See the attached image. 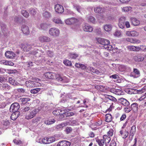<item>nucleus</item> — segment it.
<instances>
[{"label": "nucleus", "mask_w": 146, "mask_h": 146, "mask_svg": "<svg viewBox=\"0 0 146 146\" xmlns=\"http://www.w3.org/2000/svg\"><path fill=\"white\" fill-rule=\"evenodd\" d=\"M21 30L23 33L25 34L28 35L30 33L29 27L27 25H23L21 27Z\"/></svg>", "instance_id": "2eb2a0df"}, {"label": "nucleus", "mask_w": 146, "mask_h": 146, "mask_svg": "<svg viewBox=\"0 0 146 146\" xmlns=\"http://www.w3.org/2000/svg\"><path fill=\"white\" fill-rule=\"evenodd\" d=\"M131 107H126L124 108L125 111L126 113H129L131 110Z\"/></svg>", "instance_id": "69168bd1"}, {"label": "nucleus", "mask_w": 146, "mask_h": 146, "mask_svg": "<svg viewBox=\"0 0 146 146\" xmlns=\"http://www.w3.org/2000/svg\"><path fill=\"white\" fill-rule=\"evenodd\" d=\"M96 141L98 143L100 146H103L104 145V142L103 140L101 139H97L96 140Z\"/></svg>", "instance_id": "6e6d98bb"}, {"label": "nucleus", "mask_w": 146, "mask_h": 146, "mask_svg": "<svg viewBox=\"0 0 146 146\" xmlns=\"http://www.w3.org/2000/svg\"><path fill=\"white\" fill-rule=\"evenodd\" d=\"M83 29L84 31L86 32H91L93 30L92 27L86 23L84 24L82 26Z\"/></svg>", "instance_id": "9d476101"}, {"label": "nucleus", "mask_w": 146, "mask_h": 146, "mask_svg": "<svg viewBox=\"0 0 146 146\" xmlns=\"http://www.w3.org/2000/svg\"><path fill=\"white\" fill-rule=\"evenodd\" d=\"M126 20L125 18L124 17H120L119 20V22H122L124 23L125 21Z\"/></svg>", "instance_id": "0e129e2a"}, {"label": "nucleus", "mask_w": 146, "mask_h": 146, "mask_svg": "<svg viewBox=\"0 0 146 146\" xmlns=\"http://www.w3.org/2000/svg\"><path fill=\"white\" fill-rule=\"evenodd\" d=\"M45 76L49 79H56L59 82H63L64 78L60 75L54 72H48L44 74Z\"/></svg>", "instance_id": "f03ea898"}, {"label": "nucleus", "mask_w": 146, "mask_h": 146, "mask_svg": "<svg viewBox=\"0 0 146 146\" xmlns=\"http://www.w3.org/2000/svg\"><path fill=\"white\" fill-rule=\"evenodd\" d=\"M55 121V120L54 119H53L50 120H46L45 121L44 123L45 124L47 125H50L53 123Z\"/></svg>", "instance_id": "37998d69"}, {"label": "nucleus", "mask_w": 146, "mask_h": 146, "mask_svg": "<svg viewBox=\"0 0 146 146\" xmlns=\"http://www.w3.org/2000/svg\"><path fill=\"white\" fill-rule=\"evenodd\" d=\"M146 89V87L144 86L143 88H142L141 89L138 90L137 93L139 94H141L145 91Z\"/></svg>", "instance_id": "680f3d73"}, {"label": "nucleus", "mask_w": 146, "mask_h": 146, "mask_svg": "<svg viewBox=\"0 0 146 146\" xmlns=\"http://www.w3.org/2000/svg\"><path fill=\"white\" fill-rule=\"evenodd\" d=\"M105 116V121L106 122H109L111 121L112 119V117L110 114H107Z\"/></svg>", "instance_id": "c9c22d12"}, {"label": "nucleus", "mask_w": 146, "mask_h": 146, "mask_svg": "<svg viewBox=\"0 0 146 146\" xmlns=\"http://www.w3.org/2000/svg\"><path fill=\"white\" fill-rule=\"evenodd\" d=\"M38 40L41 42H48L51 40L50 38L44 35L41 36L39 37Z\"/></svg>", "instance_id": "1a4fd4ad"}, {"label": "nucleus", "mask_w": 146, "mask_h": 146, "mask_svg": "<svg viewBox=\"0 0 146 146\" xmlns=\"http://www.w3.org/2000/svg\"><path fill=\"white\" fill-rule=\"evenodd\" d=\"M3 87L4 90H5L9 89L10 86L7 84H5L3 85Z\"/></svg>", "instance_id": "e2e57ef3"}, {"label": "nucleus", "mask_w": 146, "mask_h": 146, "mask_svg": "<svg viewBox=\"0 0 146 146\" xmlns=\"http://www.w3.org/2000/svg\"><path fill=\"white\" fill-rule=\"evenodd\" d=\"M112 27V25L110 24H106L104 26V30L107 32L111 31Z\"/></svg>", "instance_id": "a878e982"}, {"label": "nucleus", "mask_w": 146, "mask_h": 146, "mask_svg": "<svg viewBox=\"0 0 146 146\" xmlns=\"http://www.w3.org/2000/svg\"><path fill=\"white\" fill-rule=\"evenodd\" d=\"M13 141L15 143L18 145H20L21 143V141L20 140H17L15 139L13 140Z\"/></svg>", "instance_id": "774afa93"}, {"label": "nucleus", "mask_w": 146, "mask_h": 146, "mask_svg": "<svg viewBox=\"0 0 146 146\" xmlns=\"http://www.w3.org/2000/svg\"><path fill=\"white\" fill-rule=\"evenodd\" d=\"M83 20L82 18H76L74 17H72L65 20V21L66 24L70 25L80 23L82 22Z\"/></svg>", "instance_id": "7ed1b4c3"}, {"label": "nucleus", "mask_w": 146, "mask_h": 146, "mask_svg": "<svg viewBox=\"0 0 146 146\" xmlns=\"http://www.w3.org/2000/svg\"><path fill=\"white\" fill-rule=\"evenodd\" d=\"M103 141L105 143H108L111 140V138L107 135H104L103 136Z\"/></svg>", "instance_id": "72a5a7b5"}, {"label": "nucleus", "mask_w": 146, "mask_h": 146, "mask_svg": "<svg viewBox=\"0 0 146 146\" xmlns=\"http://www.w3.org/2000/svg\"><path fill=\"white\" fill-rule=\"evenodd\" d=\"M39 29L46 30L48 28V25L46 23H42L38 26Z\"/></svg>", "instance_id": "c756f323"}, {"label": "nucleus", "mask_w": 146, "mask_h": 146, "mask_svg": "<svg viewBox=\"0 0 146 146\" xmlns=\"http://www.w3.org/2000/svg\"><path fill=\"white\" fill-rule=\"evenodd\" d=\"M78 123L76 120H73L72 121H70V122H69L68 125L71 126H75L78 125Z\"/></svg>", "instance_id": "603ef678"}, {"label": "nucleus", "mask_w": 146, "mask_h": 146, "mask_svg": "<svg viewBox=\"0 0 146 146\" xmlns=\"http://www.w3.org/2000/svg\"><path fill=\"white\" fill-rule=\"evenodd\" d=\"M127 47L130 50L133 51H138L140 49V48L139 47L133 46H129Z\"/></svg>", "instance_id": "bb28decb"}, {"label": "nucleus", "mask_w": 146, "mask_h": 146, "mask_svg": "<svg viewBox=\"0 0 146 146\" xmlns=\"http://www.w3.org/2000/svg\"><path fill=\"white\" fill-rule=\"evenodd\" d=\"M20 107L19 104L17 102L14 103L11 105L9 109L10 111L11 112H19L18 110Z\"/></svg>", "instance_id": "423d86ee"}, {"label": "nucleus", "mask_w": 146, "mask_h": 146, "mask_svg": "<svg viewBox=\"0 0 146 146\" xmlns=\"http://www.w3.org/2000/svg\"><path fill=\"white\" fill-rule=\"evenodd\" d=\"M126 35L129 36H137L139 35V33L135 31H127L126 32Z\"/></svg>", "instance_id": "9b49d317"}, {"label": "nucleus", "mask_w": 146, "mask_h": 146, "mask_svg": "<svg viewBox=\"0 0 146 146\" xmlns=\"http://www.w3.org/2000/svg\"><path fill=\"white\" fill-rule=\"evenodd\" d=\"M30 99L28 98H23L20 99V100L23 103H25L27 102L30 101Z\"/></svg>", "instance_id": "09e8293b"}, {"label": "nucleus", "mask_w": 146, "mask_h": 146, "mask_svg": "<svg viewBox=\"0 0 146 146\" xmlns=\"http://www.w3.org/2000/svg\"><path fill=\"white\" fill-rule=\"evenodd\" d=\"M49 34L52 36L56 37L59 36L60 31L57 28H52L49 29Z\"/></svg>", "instance_id": "39448f33"}, {"label": "nucleus", "mask_w": 146, "mask_h": 146, "mask_svg": "<svg viewBox=\"0 0 146 146\" xmlns=\"http://www.w3.org/2000/svg\"><path fill=\"white\" fill-rule=\"evenodd\" d=\"M123 94V92L122 91L119 89H117L115 94L117 95H122Z\"/></svg>", "instance_id": "5fc2aeb1"}, {"label": "nucleus", "mask_w": 146, "mask_h": 146, "mask_svg": "<svg viewBox=\"0 0 146 146\" xmlns=\"http://www.w3.org/2000/svg\"><path fill=\"white\" fill-rule=\"evenodd\" d=\"M5 56L7 58L13 59L15 56V54L13 52L11 51H6L5 54Z\"/></svg>", "instance_id": "4468645a"}, {"label": "nucleus", "mask_w": 146, "mask_h": 146, "mask_svg": "<svg viewBox=\"0 0 146 146\" xmlns=\"http://www.w3.org/2000/svg\"><path fill=\"white\" fill-rule=\"evenodd\" d=\"M87 19L88 22H91L93 23H96V20L95 18L92 16H87Z\"/></svg>", "instance_id": "7c9ffc66"}, {"label": "nucleus", "mask_w": 146, "mask_h": 146, "mask_svg": "<svg viewBox=\"0 0 146 146\" xmlns=\"http://www.w3.org/2000/svg\"><path fill=\"white\" fill-rule=\"evenodd\" d=\"M41 90V88H37L31 89L30 90V92L32 94H35L39 92Z\"/></svg>", "instance_id": "4c0bfd02"}, {"label": "nucleus", "mask_w": 146, "mask_h": 146, "mask_svg": "<svg viewBox=\"0 0 146 146\" xmlns=\"http://www.w3.org/2000/svg\"><path fill=\"white\" fill-rule=\"evenodd\" d=\"M131 9L130 7H123L122 9V11L123 12H128Z\"/></svg>", "instance_id": "864d4df0"}, {"label": "nucleus", "mask_w": 146, "mask_h": 146, "mask_svg": "<svg viewBox=\"0 0 146 146\" xmlns=\"http://www.w3.org/2000/svg\"><path fill=\"white\" fill-rule=\"evenodd\" d=\"M103 44L104 48L109 50H111L113 49L112 46L110 45V41L106 39H105Z\"/></svg>", "instance_id": "0eeeda50"}, {"label": "nucleus", "mask_w": 146, "mask_h": 146, "mask_svg": "<svg viewBox=\"0 0 146 146\" xmlns=\"http://www.w3.org/2000/svg\"><path fill=\"white\" fill-rule=\"evenodd\" d=\"M74 8L76 9L77 11L79 13H82L83 12L84 9L81 6L77 5H73Z\"/></svg>", "instance_id": "412c9836"}, {"label": "nucleus", "mask_w": 146, "mask_h": 146, "mask_svg": "<svg viewBox=\"0 0 146 146\" xmlns=\"http://www.w3.org/2000/svg\"><path fill=\"white\" fill-rule=\"evenodd\" d=\"M113 131L112 129H110L109 131L107 133V136L108 137H110L112 136L113 135Z\"/></svg>", "instance_id": "13d9d810"}, {"label": "nucleus", "mask_w": 146, "mask_h": 146, "mask_svg": "<svg viewBox=\"0 0 146 146\" xmlns=\"http://www.w3.org/2000/svg\"><path fill=\"white\" fill-rule=\"evenodd\" d=\"M70 56L72 58L75 59L78 56V55L76 54L70 53Z\"/></svg>", "instance_id": "052dcab7"}, {"label": "nucleus", "mask_w": 146, "mask_h": 146, "mask_svg": "<svg viewBox=\"0 0 146 146\" xmlns=\"http://www.w3.org/2000/svg\"><path fill=\"white\" fill-rule=\"evenodd\" d=\"M63 98V101L62 102H64L65 101L68 100L69 98H70L71 96L69 94H65V95H63L62 96Z\"/></svg>", "instance_id": "e433bc0d"}, {"label": "nucleus", "mask_w": 146, "mask_h": 146, "mask_svg": "<svg viewBox=\"0 0 146 146\" xmlns=\"http://www.w3.org/2000/svg\"><path fill=\"white\" fill-rule=\"evenodd\" d=\"M29 11L31 14L32 15H35L36 14V10L35 9L31 8L29 9Z\"/></svg>", "instance_id": "c03bdc74"}, {"label": "nucleus", "mask_w": 146, "mask_h": 146, "mask_svg": "<svg viewBox=\"0 0 146 146\" xmlns=\"http://www.w3.org/2000/svg\"><path fill=\"white\" fill-rule=\"evenodd\" d=\"M17 91L20 93H24L25 92V89L23 88H18Z\"/></svg>", "instance_id": "338daca9"}, {"label": "nucleus", "mask_w": 146, "mask_h": 146, "mask_svg": "<svg viewBox=\"0 0 146 146\" xmlns=\"http://www.w3.org/2000/svg\"><path fill=\"white\" fill-rule=\"evenodd\" d=\"M25 85L28 88L39 87L41 85V84L40 83L31 80L26 81Z\"/></svg>", "instance_id": "20e7f679"}, {"label": "nucleus", "mask_w": 146, "mask_h": 146, "mask_svg": "<svg viewBox=\"0 0 146 146\" xmlns=\"http://www.w3.org/2000/svg\"><path fill=\"white\" fill-rule=\"evenodd\" d=\"M105 39L101 38H98L97 39V40L98 42L100 44L103 45V43H104V42Z\"/></svg>", "instance_id": "4d7b16f0"}, {"label": "nucleus", "mask_w": 146, "mask_h": 146, "mask_svg": "<svg viewBox=\"0 0 146 146\" xmlns=\"http://www.w3.org/2000/svg\"><path fill=\"white\" fill-rule=\"evenodd\" d=\"M87 69L92 72L95 73L97 74H99L100 73V72L99 70L95 69L93 67H92L90 66L88 67L87 68Z\"/></svg>", "instance_id": "5701e85b"}, {"label": "nucleus", "mask_w": 146, "mask_h": 146, "mask_svg": "<svg viewBox=\"0 0 146 146\" xmlns=\"http://www.w3.org/2000/svg\"><path fill=\"white\" fill-rule=\"evenodd\" d=\"M47 137H45L42 139H39L37 142L41 143L44 144H48Z\"/></svg>", "instance_id": "f704fd0d"}, {"label": "nucleus", "mask_w": 146, "mask_h": 146, "mask_svg": "<svg viewBox=\"0 0 146 146\" xmlns=\"http://www.w3.org/2000/svg\"><path fill=\"white\" fill-rule=\"evenodd\" d=\"M9 83L14 86L20 85V84L15 81L12 78H9Z\"/></svg>", "instance_id": "393cba45"}, {"label": "nucleus", "mask_w": 146, "mask_h": 146, "mask_svg": "<svg viewBox=\"0 0 146 146\" xmlns=\"http://www.w3.org/2000/svg\"><path fill=\"white\" fill-rule=\"evenodd\" d=\"M42 15L44 17L48 18L51 16V14L47 11H44L42 13Z\"/></svg>", "instance_id": "473e14b6"}, {"label": "nucleus", "mask_w": 146, "mask_h": 146, "mask_svg": "<svg viewBox=\"0 0 146 146\" xmlns=\"http://www.w3.org/2000/svg\"><path fill=\"white\" fill-rule=\"evenodd\" d=\"M119 100L121 103L124 106H128L129 105V102L125 98H121Z\"/></svg>", "instance_id": "b1692460"}, {"label": "nucleus", "mask_w": 146, "mask_h": 146, "mask_svg": "<svg viewBox=\"0 0 146 146\" xmlns=\"http://www.w3.org/2000/svg\"><path fill=\"white\" fill-rule=\"evenodd\" d=\"M131 75L134 78H137L140 76L139 71L137 69L134 68L133 72L131 74Z\"/></svg>", "instance_id": "f8f14e48"}, {"label": "nucleus", "mask_w": 146, "mask_h": 146, "mask_svg": "<svg viewBox=\"0 0 146 146\" xmlns=\"http://www.w3.org/2000/svg\"><path fill=\"white\" fill-rule=\"evenodd\" d=\"M121 31L117 30L115 31L113 35L116 37H120L121 35Z\"/></svg>", "instance_id": "8fccbe9b"}, {"label": "nucleus", "mask_w": 146, "mask_h": 146, "mask_svg": "<svg viewBox=\"0 0 146 146\" xmlns=\"http://www.w3.org/2000/svg\"><path fill=\"white\" fill-rule=\"evenodd\" d=\"M118 69L121 72L125 71H129L130 70V68L129 67L123 65H120L118 67Z\"/></svg>", "instance_id": "dca6fc26"}, {"label": "nucleus", "mask_w": 146, "mask_h": 146, "mask_svg": "<svg viewBox=\"0 0 146 146\" xmlns=\"http://www.w3.org/2000/svg\"><path fill=\"white\" fill-rule=\"evenodd\" d=\"M31 107L26 106L24 107L22 111L25 113V118L27 120L31 119L34 117L36 114V110L35 109L31 110Z\"/></svg>", "instance_id": "f257e3e1"}, {"label": "nucleus", "mask_w": 146, "mask_h": 146, "mask_svg": "<svg viewBox=\"0 0 146 146\" xmlns=\"http://www.w3.org/2000/svg\"><path fill=\"white\" fill-rule=\"evenodd\" d=\"M131 110L133 109L135 111H136L138 109V104L136 103L132 104L131 105Z\"/></svg>", "instance_id": "ea45409f"}, {"label": "nucleus", "mask_w": 146, "mask_h": 146, "mask_svg": "<svg viewBox=\"0 0 146 146\" xmlns=\"http://www.w3.org/2000/svg\"><path fill=\"white\" fill-rule=\"evenodd\" d=\"M134 60L137 62L142 61L144 60L143 57L140 56H134L133 58Z\"/></svg>", "instance_id": "2f4dec72"}, {"label": "nucleus", "mask_w": 146, "mask_h": 146, "mask_svg": "<svg viewBox=\"0 0 146 146\" xmlns=\"http://www.w3.org/2000/svg\"><path fill=\"white\" fill-rule=\"evenodd\" d=\"M72 129L70 127H66L64 131L67 134H68L70 133L72 131Z\"/></svg>", "instance_id": "de8ad7c7"}, {"label": "nucleus", "mask_w": 146, "mask_h": 146, "mask_svg": "<svg viewBox=\"0 0 146 146\" xmlns=\"http://www.w3.org/2000/svg\"><path fill=\"white\" fill-rule=\"evenodd\" d=\"M13 113L12 114L11 118L12 120H14L19 117L20 114V112H17Z\"/></svg>", "instance_id": "cd10ccee"}, {"label": "nucleus", "mask_w": 146, "mask_h": 146, "mask_svg": "<svg viewBox=\"0 0 146 146\" xmlns=\"http://www.w3.org/2000/svg\"><path fill=\"white\" fill-rule=\"evenodd\" d=\"M130 19L132 25L134 26H138L140 24V21L136 18H131Z\"/></svg>", "instance_id": "a211bd4d"}, {"label": "nucleus", "mask_w": 146, "mask_h": 146, "mask_svg": "<svg viewBox=\"0 0 146 146\" xmlns=\"http://www.w3.org/2000/svg\"><path fill=\"white\" fill-rule=\"evenodd\" d=\"M69 122L62 123L56 126V128L57 129H62L64 127L68 125Z\"/></svg>", "instance_id": "c85d7f7f"}, {"label": "nucleus", "mask_w": 146, "mask_h": 146, "mask_svg": "<svg viewBox=\"0 0 146 146\" xmlns=\"http://www.w3.org/2000/svg\"><path fill=\"white\" fill-rule=\"evenodd\" d=\"M45 7L47 9H49L50 7V3L48 2H46L44 4Z\"/></svg>", "instance_id": "bf43d9fd"}, {"label": "nucleus", "mask_w": 146, "mask_h": 146, "mask_svg": "<svg viewBox=\"0 0 146 146\" xmlns=\"http://www.w3.org/2000/svg\"><path fill=\"white\" fill-rule=\"evenodd\" d=\"M53 21L56 23L62 24V22L61 20L57 18H54L53 19Z\"/></svg>", "instance_id": "a18cd8bd"}, {"label": "nucleus", "mask_w": 146, "mask_h": 146, "mask_svg": "<svg viewBox=\"0 0 146 146\" xmlns=\"http://www.w3.org/2000/svg\"><path fill=\"white\" fill-rule=\"evenodd\" d=\"M136 131V126L135 125H133L131 128V129L130 130V135L133 137Z\"/></svg>", "instance_id": "58836bf2"}, {"label": "nucleus", "mask_w": 146, "mask_h": 146, "mask_svg": "<svg viewBox=\"0 0 146 146\" xmlns=\"http://www.w3.org/2000/svg\"><path fill=\"white\" fill-rule=\"evenodd\" d=\"M48 143L49 144L54 141L55 140V139L54 137H47Z\"/></svg>", "instance_id": "49530a36"}, {"label": "nucleus", "mask_w": 146, "mask_h": 146, "mask_svg": "<svg viewBox=\"0 0 146 146\" xmlns=\"http://www.w3.org/2000/svg\"><path fill=\"white\" fill-rule=\"evenodd\" d=\"M64 63L66 66H70L72 65L71 62L68 60H66L64 61Z\"/></svg>", "instance_id": "3c124183"}, {"label": "nucleus", "mask_w": 146, "mask_h": 146, "mask_svg": "<svg viewBox=\"0 0 146 146\" xmlns=\"http://www.w3.org/2000/svg\"><path fill=\"white\" fill-rule=\"evenodd\" d=\"M94 12L96 13H102L105 12L106 9L104 7H102L100 6H97L94 8Z\"/></svg>", "instance_id": "6e6552de"}, {"label": "nucleus", "mask_w": 146, "mask_h": 146, "mask_svg": "<svg viewBox=\"0 0 146 146\" xmlns=\"http://www.w3.org/2000/svg\"><path fill=\"white\" fill-rule=\"evenodd\" d=\"M55 9L56 12L59 13H62L64 11V8L61 5L57 4L55 5Z\"/></svg>", "instance_id": "ddd939ff"}, {"label": "nucleus", "mask_w": 146, "mask_h": 146, "mask_svg": "<svg viewBox=\"0 0 146 146\" xmlns=\"http://www.w3.org/2000/svg\"><path fill=\"white\" fill-rule=\"evenodd\" d=\"M106 97L111 101L114 102H115L117 101V99L113 96L110 95H106Z\"/></svg>", "instance_id": "a19ab883"}, {"label": "nucleus", "mask_w": 146, "mask_h": 146, "mask_svg": "<svg viewBox=\"0 0 146 146\" xmlns=\"http://www.w3.org/2000/svg\"><path fill=\"white\" fill-rule=\"evenodd\" d=\"M70 142L66 141H62L59 142L57 146H70Z\"/></svg>", "instance_id": "aec40b11"}, {"label": "nucleus", "mask_w": 146, "mask_h": 146, "mask_svg": "<svg viewBox=\"0 0 146 146\" xmlns=\"http://www.w3.org/2000/svg\"><path fill=\"white\" fill-rule=\"evenodd\" d=\"M20 47L24 51L27 52L29 50V49L31 48V46L29 44H27L26 45L21 44Z\"/></svg>", "instance_id": "6ab92c4d"}, {"label": "nucleus", "mask_w": 146, "mask_h": 146, "mask_svg": "<svg viewBox=\"0 0 146 146\" xmlns=\"http://www.w3.org/2000/svg\"><path fill=\"white\" fill-rule=\"evenodd\" d=\"M66 111L65 110H55L53 111V113L54 115H59L64 114L66 113Z\"/></svg>", "instance_id": "f3484780"}, {"label": "nucleus", "mask_w": 146, "mask_h": 146, "mask_svg": "<svg viewBox=\"0 0 146 146\" xmlns=\"http://www.w3.org/2000/svg\"><path fill=\"white\" fill-rule=\"evenodd\" d=\"M21 14L24 17L26 18H28L29 16V13L26 10H22L21 11Z\"/></svg>", "instance_id": "79ce46f5"}, {"label": "nucleus", "mask_w": 146, "mask_h": 146, "mask_svg": "<svg viewBox=\"0 0 146 146\" xmlns=\"http://www.w3.org/2000/svg\"><path fill=\"white\" fill-rule=\"evenodd\" d=\"M126 41L132 43H138L140 42L139 40L132 38H126Z\"/></svg>", "instance_id": "4be33fe9"}]
</instances>
